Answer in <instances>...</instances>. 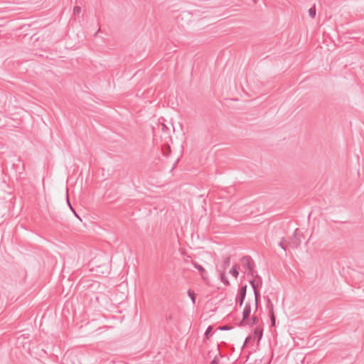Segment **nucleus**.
Segmentation results:
<instances>
[{
  "label": "nucleus",
  "mask_w": 364,
  "mask_h": 364,
  "mask_svg": "<svg viewBox=\"0 0 364 364\" xmlns=\"http://www.w3.org/2000/svg\"><path fill=\"white\" fill-rule=\"evenodd\" d=\"M242 265L244 268L247 271H248V274L251 275L252 277H254L255 274V262L252 259V258L250 256H245L242 258Z\"/></svg>",
  "instance_id": "1"
},
{
  "label": "nucleus",
  "mask_w": 364,
  "mask_h": 364,
  "mask_svg": "<svg viewBox=\"0 0 364 364\" xmlns=\"http://www.w3.org/2000/svg\"><path fill=\"white\" fill-rule=\"evenodd\" d=\"M247 285L242 286L238 291L236 301L239 303V306H242L247 294Z\"/></svg>",
  "instance_id": "2"
},
{
  "label": "nucleus",
  "mask_w": 364,
  "mask_h": 364,
  "mask_svg": "<svg viewBox=\"0 0 364 364\" xmlns=\"http://www.w3.org/2000/svg\"><path fill=\"white\" fill-rule=\"evenodd\" d=\"M250 285L252 286L253 290H254V294H255V311H257V306H258V302H259V298H260V294L259 292L258 291V290L257 289V287H256V284H255V280L253 279H250Z\"/></svg>",
  "instance_id": "3"
},
{
  "label": "nucleus",
  "mask_w": 364,
  "mask_h": 364,
  "mask_svg": "<svg viewBox=\"0 0 364 364\" xmlns=\"http://www.w3.org/2000/svg\"><path fill=\"white\" fill-rule=\"evenodd\" d=\"M251 313V304L249 301L245 304V308L242 311V321H246Z\"/></svg>",
  "instance_id": "4"
},
{
  "label": "nucleus",
  "mask_w": 364,
  "mask_h": 364,
  "mask_svg": "<svg viewBox=\"0 0 364 364\" xmlns=\"http://www.w3.org/2000/svg\"><path fill=\"white\" fill-rule=\"evenodd\" d=\"M267 302H268L267 307L270 308V318H271L272 325L274 326L275 325V317H274V315L273 313V304L269 299H267Z\"/></svg>",
  "instance_id": "5"
},
{
  "label": "nucleus",
  "mask_w": 364,
  "mask_h": 364,
  "mask_svg": "<svg viewBox=\"0 0 364 364\" xmlns=\"http://www.w3.org/2000/svg\"><path fill=\"white\" fill-rule=\"evenodd\" d=\"M230 264V257H225L223 259V264L221 267L223 270H225Z\"/></svg>",
  "instance_id": "6"
},
{
  "label": "nucleus",
  "mask_w": 364,
  "mask_h": 364,
  "mask_svg": "<svg viewBox=\"0 0 364 364\" xmlns=\"http://www.w3.org/2000/svg\"><path fill=\"white\" fill-rule=\"evenodd\" d=\"M193 267L197 269L200 273L201 276L203 277V274L205 273V269L197 262H193Z\"/></svg>",
  "instance_id": "7"
},
{
  "label": "nucleus",
  "mask_w": 364,
  "mask_h": 364,
  "mask_svg": "<svg viewBox=\"0 0 364 364\" xmlns=\"http://www.w3.org/2000/svg\"><path fill=\"white\" fill-rule=\"evenodd\" d=\"M220 278L221 282H223L225 284H229L228 277L224 271L220 272Z\"/></svg>",
  "instance_id": "8"
},
{
  "label": "nucleus",
  "mask_w": 364,
  "mask_h": 364,
  "mask_svg": "<svg viewBox=\"0 0 364 364\" xmlns=\"http://www.w3.org/2000/svg\"><path fill=\"white\" fill-rule=\"evenodd\" d=\"M316 10L315 5L309 9V15L311 18H314L316 16Z\"/></svg>",
  "instance_id": "9"
},
{
  "label": "nucleus",
  "mask_w": 364,
  "mask_h": 364,
  "mask_svg": "<svg viewBox=\"0 0 364 364\" xmlns=\"http://www.w3.org/2000/svg\"><path fill=\"white\" fill-rule=\"evenodd\" d=\"M254 333L255 336L258 337V341H259L262 338V331L259 328H255Z\"/></svg>",
  "instance_id": "10"
},
{
  "label": "nucleus",
  "mask_w": 364,
  "mask_h": 364,
  "mask_svg": "<svg viewBox=\"0 0 364 364\" xmlns=\"http://www.w3.org/2000/svg\"><path fill=\"white\" fill-rule=\"evenodd\" d=\"M230 274H231L233 277H237L239 272L235 266H233L230 270Z\"/></svg>",
  "instance_id": "11"
},
{
  "label": "nucleus",
  "mask_w": 364,
  "mask_h": 364,
  "mask_svg": "<svg viewBox=\"0 0 364 364\" xmlns=\"http://www.w3.org/2000/svg\"><path fill=\"white\" fill-rule=\"evenodd\" d=\"M188 296L191 298L193 304H194L196 303V297L193 292H192L191 290L188 291Z\"/></svg>",
  "instance_id": "12"
},
{
  "label": "nucleus",
  "mask_w": 364,
  "mask_h": 364,
  "mask_svg": "<svg viewBox=\"0 0 364 364\" xmlns=\"http://www.w3.org/2000/svg\"><path fill=\"white\" fill-rule=\"evenodd\" d=\"M81 12V8L80 6H75L74 9H73V15L76 16V15H78L80 14V13Z\"/></svg>",
  "instance_id": "13"
},
{
  "label": "nucleus",
  "mask_w": 364,
  "mask_h": 364,
  "mask_svg": "<svg viewBox=\"0 0 364 364\" xmlns=\"http://www.w3.org/2000/svg\"><path fill=\"white\" fill-rule=\"evenodd\" d=\"M259 321V319L257 316H252V323H251V325L253 326V325H256L257 324Z\"/></svg>",
  "instance_id": "14"
},
{
  "label": "nucleus",
  "mask_w": 364,
  "mask_h": 364,
  "mask_svg": "<svg viewBox=\"0 0 364 364\" xmlns=\"http://www.w3.org/2000/svg\"><path fill=\"white\" fill-rule=\"evenodd\" d=\"M212 331V327L211 326H209L206 331H205V336H208L209 333H210V332Z\"/></svg>",
  "instance_id": "15"
},
{
  "label": "nucleus",
  "mask_w": 364,
  "mask_h": 364,
  "mask_svg": "<svg viewBox=\"0 0 364 364\" xmlns=\"http://www.w3.org/2000/svg\"><path fill=\"white\" fill-rule=\"evenodd\" d=\"M68 205H69V206H70V209L72 210V211L75 213V216H76V217H77V218H79V216L77 215V213H76V212L75 211V210H74V209L73 208V207L71 206V205H70V203L69 200H68Z\"/></svg>",
  "instance_id": "16"
},
{
  "label": "nucleus",
  "mask_w": 364,
  "mask_h": 364,
  "mask_svg": "<svg viewBox=\"0 0 364 364\" xmlns=\"http://www.w3.org/2000/svg\"><path fill=\"white\" fill-rule=\"evenodd\" d=\"M279 247H282L284 251H286V248L284 247V245L283 242H280L279 243Z\"/></svg>",
  "instance_id": "17"
},
{
  "label": "nucleus",
  "mask_w": 364,
  "mask_h": 364,
  "mask_svg": "<svg viewBox=\"0 0 364 364\" xmlns=\"http://www.w3.org/2000/svg\"><path fill=\"white\" fill-rule=\"evenodd\" d=\"M251 339V337L250 336H247L246 338H245V343H244V345H246L249 341Z\"/></svg>",
  "instance_id": "18"
},
{
  "label": "nucleus",
  "mask_w": 364,
  "mask_h": 364,
  "mask_svg": "<svg viewBox=\"0 0 364 364\" xmlns=\"http://www.w3.org/2000/svg\"><path fill=\"white\" fill-rule=\"evenodd\" d=\"M220 329H222V330H227V329H228V328H226V327H222V328H220Z\"/></svg>",
  "instance_id": "19"
},
{
  "label": "nucleus",
  "mask_w": 364,
  "mask_h": 364,
  "mask_svg": "<svg viewBox=\"0 0 364 364\" xmlns=\"http://www.w3.org/2000/svg\"><path fill=\"white\" fill-rule=\"evenodd\" d=\"M257 277L259 279V282L261 283V282H262L261 277H258V276H257Z\"/></svg>",
  "instance_id": "20"
},
{
  "label": "nucleus",
  "mask_w": 364,
  "mask_h": 364,
  "mask_svg": "<svg viewBox=\"0 0 364 364\" xmlns=\"http://www.w3.org/2000/svg\"><path fill=\"white\" fill-rule=\"evenodd\" d=\"M167 319H171V316H169L168 317H166Z\"/></svg>",
  "instance_id": "21"
},
{
  "label": "nucleus",
  "mask_w": 364,
  "mask_h": 364,
  "mask_svg": "<svg viewBox=\"0 0 364 364\" xmlns=\"http://www.w3.org/2000/svg\"><path fill=\"white\" fill-rule=\"evenodd\" d=\"M254 2L256 3V0H254Z\"/></svg>",
  "instance_id": "22"
}]
</instances>
